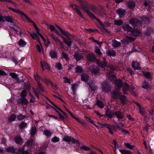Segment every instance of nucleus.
Here are the masks:
<instances>
[{
	"mask_svg": "<svg viewBox=\"0 0 154 154\" xmlns=\"http://www.w3.org/2000/svg\"><path fill=\"white\" fill-rule=\"evenodd\" d=\"M79 2L80 6L89 15V17L92 19H95L97 21L99 19L97 18L94 14L90 12L88 8H91V5H89L85 0H76Z\"/></svg>",
	"mask_w": 154,
	"mask_h": 154,
	"instance_id": "obj_1",
	"label": "nucleus"
},
{
	"mask_svg": "<svg viewBox=\"0 0 154 154\" xmlns=\"http://www.w3.org/2000/svg\"><path fill=\"white\" fill-rule=\"evenodd\" d=\"M97 22L99 24L100 26V28L103 32H106L108 33H110V32L105 28V26H109L110 25V23L108 22H104L103 23L100 20H98Z\"/></svg>",
	"mask_w": 154,
	"mask_h": 154,
	"instance_id": "obj_2",
	"label": "nucleus"
},
{
	"mask_svg": "<svg viewBox=\"0 0 154 154\" xmlns=\"http://www.w3.org/2000/svg\"><path fill=\"white\" fill-rule=\"evenodd\" d=\"M63 140L66 142H71L72 143L76 144V145L79 144L78 141L74 139L72 137H69L68 136H64L63 138Z\"/></svg>",
	"mask_w": 154,
	"mask_h": 154,
	"instance_id": "obj_3",
	"label": "nucleus"
},
{
	"mask_svg": "<svg viewBox=\"0 0 154 154\" xmlns=\"http://www.w3.org/2000/svg\"><path fill=\"white\" fill-rule=\"evenodd\" d=\"M130 24L134 27L139 26L141 25V21L137 18H132L129 21Z\"/></svg>",
	"mask_w": 154,
	"mask_h": 154,
	"instance_id": "obj_4",
	"label": "nucleus"
},
{
	"mask_svg": "<svg viewBox=\"0 0 154 154\" xmlns=\"http://www.w3.org/2000/svg\"><path fill=\"white\" fill-rule=\"evenodd\" d=\"M102 91L105 92H108L111 91V88L109 85L106 82L102 84Z\"/></svg>",
	"mask_w": 154,
	"mask_h": 154,
	"instance_id": "obj_5",
	"label": "nucleus"
},
{
	"mask_svg": "<svg viewBox=\"0 0 154 154\" xmlns=\"http://www.w3.org/2000/svg\"><path fill=\"white\" fill-rule=\"evenodd\" d=\"M97 63L99 66L102 68H104L107 66V62L104 57H103L102 60H97Z\"/></svg>",
	"mask_w": 154,
	"mask_h": 154,
	"instance_id": "obj_6",
	"label": "nucleus"
},
{
	"mask_svg": "<svg viewBox=\"0 0 154 154\" xmlns=\"http://www.w3.org/2000/svg\"><path fill=\"white\" fill-rule=\"evenodd\" d=\"M111 95L112 97L114 99L119 98L120 95L119 94V90L117 89L111 92Z\"/></svg>",
	"mask_w": 154,
	"mask_h": 154,
	"instance_id": "obj_7",
	"label": "nucleus"
},
{
	"mask_svg": "<svg viewBox=\"0 0 154 154\" xmlns=\"http://www.w3.org/2000/svg\"><path fill=\"white\" fill-rule=\"evenodd\" d=\"M89 69L91 72L94 74H97L100 72V69L99 68L95 65H91Z\"/></svg>",
	"mask_w": 154,
	"mask_h": 154,
	"instance_id": "obj_8",
	"label": "nucleus"
},
{
	"mask_svg": "<svg viewBox=\"0 0 154 154\" xmlns=\"http://www.w3.org/2000/svg\"><path fill=\"white\" fill-rule=\"evenodd\" d=\"M18 103L21 104L22 105H26L28 104L29 102L26 97H21L18 100Z\"/></svg>",
	"mask_w": 154,
	"mask_h": 154,
	"instance_id": "obj_9",
	"label": "nucleus"
},
{
	"mask_svg": "<svg viewBox=\"0 0 154 154\" xmlns=\"http://www.w3.org/2000/svg\"><path fill=\"white\" fill-rule=\"evenodd\" d=\"M106 75L108 78L112 81H113L116 80V78L114 72L112 71H110L107 72Z\"/></svg>",
	"mask_w": 154,
	"mask_h": 154,
	"instance_id": "obj_10",
	"label": "nucleus"
},
{
	"mask_svg": "<svg viewBox=\"0 0 154 154\" xmlns=\"http://www.w3.org/2000/svg\"><path fill=\"white\" fill-rule=\"evenodd\" d=\"M12 11L20 14L23 18H26L27 19H28V16L22 11L19 9L13 8Z\"/></svg>",
	"mask_w": 154,
	"mask_h": 154,
	"instance_id": "obj_11",
	"label": "nucleus"
},
{
	"mask_svg": "<svg viewBox=\"0 0 154 154\" xmlns=\"http://www.w3.org/2000/svg\"><path fill=\"white\" fill-rule=\"evenodd\" d=\"M73 9L75 10L76 13L82 18H83V16L81 11L79 10L78 6L76 5H71L70 6Z\"/></svg>",
	"mask_w": 154,
	"mask_h": 154,
	"instance_id": "obj_12",
	"label": "nucleus"
},
{
	"mask_svg": "<svg viewBox=\"0 0 154 154\" xmlns=\"http://www.w3.org/2000/svg\"><path fill=\"white\" fill-rule=\"evenodd\" d=\"M116 12L120 18H122L124 17L125 13V10L122 8L116 10Z\"/></svg>",
	"mask_w": 154,
	"mask_h": 154,
	"instance_id": "obj_13",
	"label": "nucleus"
},
{
	"mask_svg": "<svg viewBox=\"0 0 154 154\" xmlns=\"http://www.w3.org/2000/svg\"><path fill=\"white\" fill-rule=\"evenodd\" d=\"M87 58L88 61L93 62L96 59V57L94 54H87Z\"/></svg>",
	"mask_w": 154,
	"mask_h": 154,
	"instance_id": "obj_14",
	"label": "nucleus"
},
{
	"mask_svg": "<svg viewBox=\"0 0 154 154\" xmlns=\"http://www.w3.org/2000/svg\"><path fill=\"white\" fill-rule=\"evenodd\" d=\"M125 5L131 9H133L135 6V3L133 1H129L126 2Z\"/></svg>",
	"mask_w": 154,
	"mask_h": 154,
	"instance_id": "obj_15",
	"label": "nucleus"
},
{
	"mask_svg": "<svg viewBox=\"0 0 154 154\" xmlns=\"http://www.w3.org/2000/svg\"><path fill=\"white\" fill-rule=\"evenodd\" d=\"M114 81L115 85L118 88V89H119L122 86L123 82L121 79H119L116 80H115Z\"/></svg>",
	"mask_w": 154,
	"mask_h": 154,
	"instance_id": "obj_16",
	"label": "nucleus"
},
{
	"mask_svg": "<svg viewBox=\"0 0 154 154\" xmlns=\"http://www.w3.org/2000/svg\"><path fill=\"white\" fill-rule=\"evenodd\" d=\"M114 115L119 119H122L124 118V114L120 111H116L114 112Z\"/></svg>",
	"mask_w": 154,
	"mask_h": 154,
	"instance_id": "obj_17",
	"label": "nucleus"
},
{
	"mask_svg": "<svg viewBox=\"0 0 154 154\" xmlns=\"http://www.w3.org/2000/svg\"><path fill=\"white\" fill-rule=\"evenodd\" d=\"M5 151L11 153H15L16 151V150L12 146H9L6 149Z\"/></svg>",
	"mask_w": 154,
	"mask_h": 154,
	"instance_id": "obj_18",
	"label": "nucleus"
},
{
	"mask_svg": "<svg viewBox=\"0 0 154 154\" xmlns=\"http://www.w3.org/2000/svg\"><path fill=\"white\" fill-rule=\"evenodd\" d=\"M61 37L63 40V42L69 47L71 46L72 42L70 40L69 38H67V39H66L62 36H61Z\"/></svg>",
	"mask_w": 154,
	"mask_h": 154,
	"instance_id": "obj_19",
	"label": "nucleus"
},
{
	"mask_svg": "<svg viewBox=\"0 0 154 154\" xmlns=\"http://www.w3.org/2000/svg\"><path fill=\"white\" fill-rule=\"evenodd\" d=\"M81 79L82 81L85 82H88L89 79V77L86 73H83L81 75Z\"/></svg>",
	"mask_w": 154,
	"mask_h": 154,
	"instance_id": "obj_20",
	"label": "nucleus"
},
{
	"mask_svg": "<svg viewBox=\"0 0 154 154\" xmlns=\"http://www.w3.org/2000/svg\"><path fill=\"white\" fill-rule=\"evenodd\" d=\"M58 29L59 30L61 33L66 36L67 38H69L70 35V34L69 32L67 31H64L60 27H58Z\"/></svg>",
	"mask_w": 154,
	"mask_h": 154,
	"instance_id": "obj_21",
	"label": "nucleus"
},
{
	"mask_svg": "<svg viewBox=\"0 0 154 154\" xmlns=\"http://www.w3.org/2000/svg\"><path fill=\"white\" fill-rule=\"evenodd\" d=\"M9 75L11 76L12 78L15 79L16 80V82H22L21 81L19 80L18 78V75L15 72H10L9 73Z\"/></svg>",
	"mask_w": 154,
	"mask_h": 154,
	"instance_id": "obj_22",
	"label": "nucleus"
},
{
	"mask_svg": "<svg viewBox=\"0 0 154 154\" xmlns=\"http://www.w3.org/2000/svg\"><path fill=\"white\" fill-rule=\"evenodd\" d=\"M122 91L123 93L125 94L126 93V91L129 89V86L128 85L126 82H125L123 84Z\"/></svg>",
	"mask_w": 154,
	"mask_h": 154,
	"instance_id": "obj_23",
	"label": "nucleus"
},
{
	"mask_svg": "<svg viewBox=\"0 0 154 154\" xmlns=\"http://www.w3.org/2000/svg\"><path fill=\"white\" fill-rule=\"evenodd\" d=\"M15 142L17 144H21L23 143V139L21 137L17 136L14 138Z\"/></svg>",
	"mask_w": 154,
	"mask_h": 154,
	"instance_id": "obj_24",
	"label": "nucleus"
},
{
	"mask_svg": "<svg viewBox=\"0 0 154 154\" xmlns=\"http://www.w3.org/2000/svg\"><path fill=\"white\" fill-rule=\"evenodd\" d=\"M74 57L77 61H79L83 57L82 54H79L77 52H75V53Z\"/></svg>",
	"mask_w": 154,
	"mask_h": 154,
	"instance_id": "obj_25",
	"label": "nucleus"
},
{
	"mask_svg": "<svg viewBox=\"0 0 154 154\" xmlns=\"http://www.w3.org/2000/svg\"><path fill=\"white\" fill-rule=\"evenodd\" d=\"M106 115L109 118H112L114 116V112L113 111L107 110L105 113Z\"/></svg>",
	"mask_w": 154,
	"mask_h": 154,
	"instance_id": "obj_26",
	"label": "nucleus"
},
{
	"mask_svg": "<svg viewBox=\"0 0 154 154\" xmlns=\"http://www.w3.org/2000/svg\"><path fill=\"white\" fill-rule=\"evenodd\" d=\"M41 63L43 71H44L45 69H49V66L45 62V61H43V62L41 61Z\"/></svg>",
	"mask_w": 154,
	"mask_h": 154,
	"instance_id": "obj_27",
	"label": "nucleus"
},
{
	"mask_svg": "<svg viewBox=\"0 0 154 154\" xmlns=\"http://www.w3.org/2000/svg\"><path fill=\"white\" fill-rule=\"evenodd\" d=\"M122 28L123 29L127 31L131 32L132 30V27L128 24H123Z\"/></svg>",
	"mask_w": 154,
	"mask_h": 154,
	"instance_id": "obj_28",
	"label": "nucleus"
},
{
	"mask_svg": "<svg viewBox=\"0 0 154 154\" xmlns=\"http://www.w3.org/2000/svg\"><path fill=\"white\" fill-rule=\"evenodd\" d=\"M49 55L51 58H57V52L53 50L50 51Z\"/></svg>",
	"mask_w": 154,
	"mask_h": 154,
	"instance_id": "obj_29",
	"label": "nucleus"
},
{
	"mask_svg": "<svg viewBox=\"0 0 154 154\" xmlns=\"http://www.w3.org/2000/svg\"><path fill=\"white\" fill-rule=\"evenodd\" d=\"M143 74L146 79H151L152 78V75L150 72L145 71L143 72Z\"/></svg>",
	"mask_w": 154,
	"mask_h": 154,
	"instance_id": "obj_30",
	"label": "nucleus"
},
{
	"mask_svg": "<svg viewBox=\"0 0 154 154\" xmlns=\"http://www.w3.org/2000/svg\"><path fill=\"white\" fill-rule=\"evenodd\" d=\"M37 129L35 126L31 127L30 129V134L32 137H33L35 135L37 132Z\"/></svg>",
	"mask_w": 154,
	"mask_h": 154,
	"instance_id": "obj_31",
	"label": "nucleus"
},
{
	"mask_svg": "<svg viewBox=\"0 0 154 154\" xmlns=\"http://www.w3.org/2000/svg\"><path fill=\"white\" fill-rule=\"evenodd\" d=\"M132 34L135 36H137L139 35L141 32L139 30L136 29H134L131 31Z\"/></svg>",
	"mask_w": 154,
	"mask_h": 154,
	"instance_id": "obj_32",
	"label": "nucleus"
},
{
	"mask_svg": "<svg viewBox=\"0 0 154 154\" xmlns=\"http://www.w3.org/2000/svg\"><path fill=\"white\" fill-rule=\"evenodd\" d=\"M141 21V24H147L149 23V20L146 17H143L141 18L140 20H139Z\"/></svg>",
	"mask_w": 154,
	"mask_h": 154,
	"instance_id": "obj_33",
	"label": "nucleus"
},
{
	"mask_svg": "<svg viewBox=\"0 0 154 154\" xmlns=\"http://www.w3.org/2000/svg\"><path fill=\"white\" fill-rule=\"evenodd\" d=\"M106 54L109 56H115L116 55V52L113 50H108L106 52Z\"/></svg>",
	"mask_w": 154,
	"mask_h": 154,
	"instance_id": "obj_34",
	"label": "nucleus"
},
{
	"mask_svg": "<svg viewBox=\"0 0 154 154\" xmlns=\"http://www.w3.org/2000/svg\"><path fill=\"white\" fill-rule=\"evenodd\" d=\"M132 66L133 68H135V69H140L139 64L137 62H133L132 63Z\"/></svg>",
	"mask_w": 154,
	"mask_h": 154,
	"instance_id": "obj_35",
	"label": "nucleus"
},
{
	"mask_svg": "<svg viewBox=\"0 0 154 154\" xmlns=\"http://www.w3.org/2000/svg\"><path fill=\"white\" fill-rule=\"evenodd\" d=\"M4 20L10 23H13L14 22V19L11 17L8 16L4 17Z\"/></svg>",
	"mask_w": 154,
	"mask_h": 154,
	"instance_id": "obj_36",
	"label": "nucleus"
},
{
	"mask_svg": "<svg viewBox=\"0 0 154 154\" xmlns=\"http://www.w3.org/2000/svg\"><path fill=\"white\" fill-rule=\"evenodd\" d=\"M106 128H108L109 130V132L111 134L113 135V134L112 130L114 129L115 126L114 125H108L107 126H106Z\"/></svg>",
	"mask_w": 154,
	"mask_h": 154,
	"instance_id": "obj_37",
	"label": "nucleus"
},
{
	"mask_svg": "<svg viewBox=\"0 0 154 154\" xmlns=\"http://www.w3.org/2000/svg\"><path fill=\"white\" fill-rule=\"evenodd\" d=\"M75 72L76 73H80L83 71V70L81 66H77L75 68Z\"/></svg>",
	"mask_w": 154,
	"mask_h": 154,
	"instance_id": "obj_38",
	"label": "nucleus"
},
{
	"mask_svg": "<svg viewBox=\"0 0 154 154\" xmlns=\"http://www.w3.org/2000/svg\"><path fill=\"white\" fill-rule=\"evenodd\" d=\"M121 43L120 42H118L115 40H113L112 41V46L115 48L119 47Z\"/></svg>",
	"mask_w": 154,
	"mask_h": 154,
	"instance_id": "obj_39",
	"label": "nucleus"
},
{
	"mask_svg": "<svg viewBox=\"0 0 154 154\" xmlns=\"http://www.w3.org/2000/svg\"><path fill=\"white\" fill-rule=\"evenodd\" d=\"M61 57L62 58L65 59L66 61L68 60L69 58L67 54L63 52L61 54Z\"/></svg>",
	"mask_w": 154,
	"mask_h": 154,
	"instance_id": "obj_40",
	"label": "nucleus"
},
{
	"mask_svg": "<svg viewBox=\"0 0 154 154\" xmlns=\"http://www.w3.org/2000/svg\"><path fill=\"white\" fill-rule=\"evenodd\" d=\"M95 105L97 106L98 107L102 109L104 107V104L100 100H97L95 103Z\"/></svg>",
	"mask_w": 154,
	"mask_h": 154,
	"instance_id": "obj_41",
	"label": "nucleus"
},
{
	"mask_svg": "<svg viewBox=\"0 0 154 154\" xmlns=\"http://www.w3.org/2000/svg\"><path fill=\"white\" fill-rule=\"evenodd\" d=\"M119 151L122 154H132V153L130 150L126 149H120Z\"/></svg>",
	"mask_w": 154,
	"mask_h": 154,
	"instance_id": "obj_42",
	"label": "nucleus"
},
{
	"mask_svg": "<svg viewBox=\"0 0 154 154\" xmlns=\"http://www.w3.org/2000/svg\"><path fill=\"white\" fill-rule=\"evenodd\" d=\"M120 100H121L122 104H124L125 103V101L126 100V96L124 95H120L119 97Z\"/></svg>",
	"mask_w": 154,
	"mask_h": 154,
	"instance_id": "obj_43",
	"label": "nucleus"
},
{
	"mask_svg": "<svg viewBox=\"0 0 154 154\" xmlns=\"http://www.w3.org/2000/svg\"><path fill=\"white\" fill-rule=\"evenodd\" d=\"M18 44L19 46L23 47L26 44V43L24 40L20 39L18 42Z\"/></svg>",
	"mask_w": 154,
	"mask_h": 154,
	"instance_id": "obj_44",
	"label": "nucleus"
},
{
	"mask_svg": "<svg viewBox=\"0 0 154 154\" xmlns=\"http://www.w3.org/2000/svg\"><path fill=\"white\" fill-rule=\"evenodd\" d=\"M95 52L97 55H99L100 56L102 55V53L101 52L99 48L98 47L96 46L95 48Z\"/></svg>",
	"mask_w": 154,
	"mask_h": 154,
	"instance_id": "obj_45",
	"label": "nucleus"
},
{
	"mask_svg": "<svg viewBox=\"0 0 154 154\" xmlns=\"http://www.w3.org/2000/svg\"><path fill=\"white\" fill-rule=\"evenodd\" d=\"M28 19H27L26 18H24L28 22H30L31 23H32L33 25V26L34 27L35 29H38V28L37 27L36 24L33 21H32L28 17Z\"/></svg>",
	"mask_w": 154,
	"mask_h": 154,
	"instance_id": "obj_46",
	"label": "nucleus"
},
{
	"mask_svg": "<svg viewBox=\"0 0 154 154\" xmlns=\"http://www.w3.org/2000/svg\"><path fill=\"white\" fill-rule=\"evenodd\" d=\"M16 118V115L14 114H12L11 115L8 119V120L9 122H12L14 121Z\"/></svg>",
	"mask_w": 154,
	"mask_h": 154,
	"instance_id": "obj_47",
	"label": "nucleus"
},
{
	"mask_svg": "<svg viewBox=\"0 0 154 154\" xmlns=\"http://www.w3.org/2000/svg\"><path fill=\"white\" fill-rule=\"evenodd\" d=\"M27 124L26 123L23 122H22L19 125V127L21 129L25 128L27 126Z\"/></svg>",
	"mask_w": 154,
	"mask_h": 154,
	"instance_id": "obj_48",
	"label": "nucleus"
},
{
	"mask_svg": "<svg viewBox=\"0 0 154 154\" xmlns=\"http://www.w3.org/2000/svg\"><path fill=\"white\" fill-rule=\"evenodd\" d=\"M44 134L47 137H50L52 135V133L48 130H45L43 132Z\"/></svg>",
	"mask_w": 154,
	"mask_h": 154,
	"instance_id": "obj_49",
	"label": "nucleus"
},
{
	"mask_svg": "<svg viewBox=\"0 0 154 154\" xmlns=\"http://www.w3.org/2000/svg\"><path fill=\"white\" fill-rule=\"evenodd\" d=\"M142 87L144 89H148L149 88V85L148 84V82L146 81L143 83Z\"/></svg>",
	"mask_w": 154,
	"mask_h": 154,
	"instance_id": "obj_50",
	"label": "nucleus"
},
{
	"mask_svg": "<svg viewBox=\"0 0 154 154\" xmlns=\"http://www.w3.org/2000/svg\"><path fill=\"white\" fill-rule=\"evenodd\" d=\"M38 88L42 92L44 91V89L43 86L40 82H38Z\"/></svg>",
	"mask_w": 154,
	"mask_h": 154,
	"instance_id": "obj_51",
	"label": "nucleus"
},
{
	"mask_svg": "<svg viewBox=\"0 0 154 154\" xmlns=\"http://www.w3.org/2000/svg\"><path fill=\"white\" fill-rule=\"evenodd\" d=\"M26 117V116H24L20 114L17 116V119L18 120H21L24 119Z\"/></svg>",
	"mask_w": 154,
	"mask_h": 154,
	"instance_id": "obj_52",
	"label": "nucleus"
},
{
	"mask_svg": "<svg viewBox=\"0 0 154 154\" xmlns=\"http://www.w3.org/2000/svg\"><path fill=\"white\" fill-rule=\"evenodd\" d=\"M115 24L118 26H120L123 23V21L122 20H119L114 21Z\"/></svg>",
	"mask_w": 154,
	"mask_h": 154,
	"instance_id": "obj_53",
	"label": "nucleus"
},
{
	"mask_svg": "<svg viewBox=\"0 0 154 154\" xmlns=\"http://www.w3.org/2000/svg\"><path fill=\"white\" fill-rule=\"evenodd\" d=\"M60 139L59 138L56 136L54 137L51 139V141L53 143H56L57 142H58L59 141Z\"/></svg>",
	"mask_w": 154,
	"mask_h": 154,
	"instance_id": "obj_54",
	"label": "nucleus"
},
{
	"mask_svg": "<svg viewBox=\"0 0 154 154\" xmlns=\"http://www.w3.org/2000/svg\"><path fill=\"white\" fill-rule=\"evenodd\" d=\"M34 143V140L32 139H30L28 140L26 143V145H33Z\"/></svg>",
	"mask_w": 154,
	"mask_h": 154,
	"instance_id": "obj_55",
	"label": "nucleus"
},
{
	"mask_svg": "<svg viewBox=\"0 0 154 154\" xmlns=\"http://www.w3.org/2000/svg\"><path fill=\"white\" fill-rule=\"evenodd\" d=\"M63 79L64 80L63 82L64 83H68L69 84L71 83L70 80L69 78L66 77H64Z\"/></svg>",
	"mask_w": 154,
	"mask_h": 154,
	"instance_id": "obj_56",
	"label": "nucleus"
},
{
	"mask_svg": "<svg viewBox=\"0 0 154 154\" xmlns=\"http://www.w3.org/2000/svg\"><path fill=\"white\" fill-rule=\"evenodd\" d=\"M125 146L128 148L131 149H132L134 147V146L132 145H131L128 143H125Z\"/></svg>",
	"mask_w": 154,
	"mask_h": 154,
	"instance_id": "obj_57",
	"label": "nucleus"
},
{
	"mask_svg": "<svg viewBox=\"0 0 154 154\" xmlns=\"http://www.w3.org/2000/svg\"><path fill=\"white\" fill-rule=\"evenodd\" d=\"M138 106L139 107L140 113L143 116H144L145 114V111L144 110V109L142 107H141L139 104Z\"/></svg>",
	"mask_w": 154,
	"mask_h": 154,
	"instance_id": "obj_58",
	"label": "nucleus"
},
{
	"mask_svg": "<svg viewBox=\"0 0 154 154\" xmlns=\"http://www.w3.org/2000/svg\"><path fill=\"white\" fill-rule=\"evenodd\" d=\"M34 77L35 80L37 81V83L38 82H40L41 77L38 74L35 75Z\"/></svg>",
	"mask_w": 154,
	"mask_h": 154,
	"instance_id": "obj_59",
	"label": "nucleus"
},
{
	"mask_svg": "<svg viewBox=\"0 0 154 154\" xmlns=\"http://www.w3.org/2000/svg\"><path fill=\"white\" fill-rule=\"evenodd\" d=\"M19 152L21 154H29L27 151H24V148L20 149L19 150Z\"/></svg>",
	"mask_w": 154,
	"mask_h": 154,
	"instance_id": "obj_60",
	"label": "nucleus"
},
{
	"mask_svg": "<svg viewBox=\"0 0 154 154\" xmlns=\"http://www.w3.org/2000/svg\"><path fill=\"white\" fill-rule=\"evenodd\" d=\"M26 94L27 93L26 90H23L20 94L21 97H26Z\"/></svg>",
	"mask_w": 154,
	"mask_h": 154,
	"instance_id": "obj_61",
	"label": "nucleus"
},
{
	"mask_svg": "<svg viewBox=\"0 0 154 154\" xmlns=\"http://www.w3.org/2000/svg\"><path fill=\"white\" fill-rule=\"evenodd\" d=\"M45 81L46 84L48 86H49L51 83V81L49 79L47 78H45Z\"/></svg>",
	"mask_w": 154,
	"mask_h": 154,
	"instance_id": "obj_62",
	"label": "nucleus"
},
{
	"mask_svg": "<svg viewBox=\"0 0 154 154\" xmlns=\"http://www.w3.org/2000/svg\"><path fill=\"white\" fill-rule=\"evenodd\" d=\"M30 35L31 37L34 39L35 38L37 40L39 39V37L38 35L36 33H33V34H31Z\"/></svg>",
	"mask_w": 154,
	"mask_h": 154,
	"instance_id": "obj_63",
	"label": "nucleus"
},
{
	"mask_svg": "<svg viewBox=\"0 0 154 154\" xmlns=\"http://www.w3.org/2000/svg\"><path fill=\"white\" fill-rule=\"evenodd\" d=\"M56 42L59 44L60 45L62 48H63L65 46V45L59 39H58Z\"/></svg>",
	"mask_w": 154,
	"mask_h": 154,
	"instance_id": "obj_64",
	"label": "nucleus"
}]
</instances>
